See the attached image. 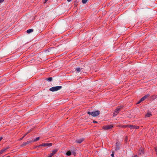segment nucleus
Masks as SVG:
<instances>
[{
    "label": "nucleus",
    "mask_w": 157,
    "mask_h": 157,
    "mask_svg": "<svg viewBox=\"0 0 157 157\" xmlns=\"http://www.w3.org/2000/svg\"><path fill=\"white\" fill-rule=\"evenodd\" d=\"M111 155L112 156V157H114V155L113 154V153H112Z\"/></svg>",
    "instance_id": "nucleus-33"
},
{
    "label": "nucleus",
    "mask_w": 157,
    "mask_h": 157,
    "mask_svg": "<svg viewBox=\"0 0 157 157\" xmlns=\"http://www.w3.org/2000/svg\"><path fill=\"white\" fill-rule=\"evenodd\" d=\"M138 154L139 155H142L144 154L145 152L144 149L142 148H140L138 151Z\"/></svg>",
    "instance_id": "nucleus-4"
},
{
    "label": "nucleus",
    "mask_w": 157,
    "mask_h": 157,
    "mask_svg": "<svg viewBox=\"0 0 157 157\" xmlns=\"http://www.w3.org/2000/svg\"><path fill=\"white\" fill-rule=\"evenodd\" d=\"M73 154H74V155H75V153H74Z\"/></svg>",
    "instance_id": "nucleus-38"
},
{
    "label": "nucleus",
    "mask_w": 157,
    "mask_h": 157,
    "mask_svg": "<svg viewBox=\"0 0 157 157\" xmlns=\"http://www.w3.org/2000/svg\"><path fill=\"white\" fill-rule=\"evenodd\" d=\"M141 102H142V101H140V99L137 102V104H138L140 103Z\"/></svg>",
    "instance_id": "nucleus-28"
},
{
    "label": "nucleus",
    "mask_w": 157,
    "mask_h": 157,
    "mask_svg": "<svg viewBox=\"0 0 157 157\" xmlns=\"http://www.w3.org/2000/svg\"><path fill=\"white\" fill-rule=\"evenodd\" d=\"M27 145L26 142H24L23 143V144L21 145V147H24V146H26Z\"/></svg>",
    "instance_id": "nucleus-20"
},
{
    "label": "nucleus",
    "mask_w": 157,
    "mask_h": 157,
    "mask_svg": "<svg viewBox=\"0 0 157 157\" xmlns=\"http://www.w3.org/2000/svg\"><path fill=\"white\" fill-rule=\"evenodd\" d=\"M57 150H56V149H55V150H53L52 151V155H54L57 152Z\"/></svg>",
    "instance_id": "nucleus-17"
},
{
    "label": "nucleus",
    "mask_w": 157,
    "mask_h": 157,
    "mask_svg": "<svg viewBox=\"0 0 157 157\" xmlns=\"http://www.w3.org/2000/svg\"><path fill=\"white\" fill-rule=\"evenodd\" d=\"M87 113L89 115H91L93 117H96L99 115L100 112L99 110H96L92 112L88 111L87 112Z\"/></svg>",
    "instance_id": "nucleus-1"
},
{
    "label": "nucleus",
    "mask_w": 157,
    "mask_h": 157,
    "mask_svg": "<svg viewBox=\"0 0 157 157\" xmlns=\"http://www.w3.org/2000/svg\"><path fill=\"white\" fill-rule=\"evenodd\" d=\"M46 79V80L47 81H48L49 82H51L52 80V77H51L47 78Z\"/></svg>",
    "instance_id": "nucleus-16"
},
{
    "label": "nucleus",
    "mask_w": 157,
    "mask_h": 157,
    "mask_svg": "<svg viewBox=\"0 0 157 157\" xmlns=\"http://www.w3.org/2000/svg\"><path fill=\"white\" fill-rule=\"evenodd\" d=\"M128 127L130 128L131 129H138L139 128V126L129 124Z\"/></svg>",
    "instance_id": "nucleus-7"
},
{
    "label": "nucleus",
    "mask_w": 157,
    "mask_h": 157,
    "mask_svg": "<svg viewBox=\"0 0 157 157\" xmlns=\"http://www.w3.org/2000/svg\"><path fill=\"white\" fill-rule=\"evenodd\" d=\"M145 100L144 98L143 97H142V98H141L140 99V101H143L144 100Z\"/></svg>",
    "instance_id": "nucleus-26"
},
{
    "label": "nucleus",
    "mask_w": 157,
    "mask_h": 157,
    "mask_svg": "<svg viewBox=\"0 0 157 157\" xmlns=\"http://www.w3.org/2000/svg\"><path fill=\"white\" fill-rule=\"evenodd\" d=\"M33 142V140H32L27 141V142H26V143H27V144H29L30 143H31V142Z\"/></svg>",
    "instance_id": "nucleus-23"
},
{
    "label": "nucleus",
    "mask_w": 157,
    "mask_h": 157,
    "mask_svg": "<svg viewBox=\"0 0 157 157\" xmlns=\"http://www.w3.org/2000/svg\"><path fill=\"white\" fill-rule=\"evenodd\" d=\"M119 127H121L125 128H126V127H129V124L125 125H119Z\"/></svg>",
    "instance_id": "nucleus-15"
},
{
    "label": "nucleus",
    "mask_w": 157,
    "mask_h": 157,
    "mask_svg": "<svg viewBox=\"0 0 157 157\" xmlns=\"http://www.w3.org/2000/svg\"><path fill=\"white\" fill-rule=\"evenodd\" d=\"M33 29H30L28 30L27 31V32L28 33H30L31 32H33Z\"/></svg>",
    "instance_id": "nucleus-14"
},
{
    "label": "nucleus",
    "mask_w": 157,
    "mask_h": 157,
    "mask_svg": "<svg viewBox=\"0 0 157 157\" xmlns=\"http://www.w3.org/2000/svg\"><path fill=\"white\" fill-rule=\"evenodd\" d=\"M120 143L119 142H117L116 143V147H115V150L117 151L120 149Z\"/></svg>",
    "instance_id": "nucleus-6"
},
{
    "label": "nucleus",
    "mask_w": 157,
    "mask_h": 157,
    "mask_svg": "<svg viewBox=\"0 0 157 157\" xmlns=\"http://www.w3.org/2000/svg\"><path fill=\"white\" fill-rule=\"evenodd\" d=\"M78 2L77 0H76L75 1L74 5L75 6H76L77 5V3H78Z\"/></svg>",
    "instance_id": "nucleus-25"
},
{
    "label": "nucleus",
    "mask_w": 157,
    "mask_h": 157,
    "mask_svg": "<svg viewBox=\"0 0 157 157\" xmlns=\"http://www.w3.org/2000/svg\"><path fill=\"white\" fill-rule=\"evenodd\" d=\"M53 155H52V154L51 153L50 155L49 156V157H52Z\"/></svg>",
    "instance_id": "nucleus-30"
},
{
    "label": "nucleus",
    "mask_w": 157,
    "mask_h": 157,
    "mask_svg": "<svg viewBox=\"0 0 157 157\" xmlns=\"http://www.w3.org/2000/svg\"><path fill=\"white\" fill-rule=\"evenodd\" d=\"M28 134V133H26L23 136V137L24 138V137H25V136L27 135V134Z\"/></svg>",
    "instance_id": "nucleus-32"
},
{
    "label": "nucleus",
    "mask_w": 157,
    "mask_h": 157,
    "mask_svg": "<svg viewBox=\"0 0 157 157\" xmlns=\"http://www.w3.org/2000/svg\"><path fill=\"white\" fill-rule=\"evenodd\" d=\"M113 127V125H109L103 126L102 128L104 130H108L111 129Z\"/></svg>",
    "instance_id": "nucleus-5"
},
{
    "label": "nucleus",
    "mask_w": 157,
    "mask_h": 157,
    "mask_svg": "<svg viewBox=\"0 0 157 157\" xmlns=\"http://www.w3.org/2000/svg\"><path fill=\"white\" fill-rule=\"evenodd\" d=\"M44 147H50L52 145V143H43V145Z\"/></svg>",
    "instance_id": "nucleus-10"
},
{
    "label": "nucleus",
    "mask_w": 157,
    "mask_h": 157,
    "mask_svg": "<svg viewBox=\"0 0 157 157\" xmlns=\"http://www.w3.org/2000/svg\"><path fill=\"white\" fill-rule=\"evenodd\" d=\"M150 95L149 94H147V95H145V96H144L143 97L144 98V99H146V98H147L148 97H149V96H150Z\"/></svg>",
    "instance_id": "nucleus-21"
},
{
    "label": "nucleus",
    "mask_w": 157,
    "mask_h": 157,
    "mask_svg": "<svg viewBox=\"0 0 157 157\" xmlns=\"http://www.w3.org/2000/svg\"><path fill=\"white\" fill-rule=\"evenodd\" d=\"M2 137H0V141L2 140Z\"/></svg>",
    "instance_id": "nucleus-36"
},
{
    "label": "nucleus",
    "mask_w": 157,
    "mask_h": 157,
    "mask_svg": "<svg viewBox=\"0 0 157 157\" xmlns=\"http://www.w3.org/2000/svg\"><path fill=\"white\" fill-rule=\"evenodd\" d=\"M24 138V137H22V138H21L20 139V140H22L23 138Z\"/></svg>",
    "instance_id": "nucleus-34"
},
{
    "label": "nucleus",
    "mask_w": 157,
    "mask_h": 157,
    "mask_svg": "<svg viewBox=\"0 0 157 157\" xmlns=\"http://www.w3.org/2000/svg\"><path fill=\"white\" fill-rule=\"evenodd\" d=\"M72 0H67V2H71Z\"/></svg>",
    "instance_id": "nucleus-37"
},
{
    "label": "nucleus",
    "mask_w": 157,
    "mask_h": 157,
    "mask_svg": "<svg viewBox=\"0 0 157 157\" xmlns=\"http://www.w3.org/2000/svg\"><path fill=\"white\" fill-rule=\"evenodd\" d=\"M9 147H7L6 148H3V149H2L0 151V154H2L4 151H6V150L8 149L9 148Z\"/></svg>",
    "instance_id": "nucleus-8"
},
{
    "label": "nucleus",
    "mask_w": 157,
    "mask_h": 157,
    "mask_svg": "<svg viewBox=\"0 0 157 157\" xmlns=\"http://www.w3.org/2000/svg\"><path fill=\"white\" fill-rule=\"evenodd\" d=\"M66 155L68 156H70L71 155V152L70 151H68L66 153Z\"/></svg>",
    "instance_id": "nucleus-18"
},
{
    "label": "nucleus",
    "mask_w": 157,
    "mask_h": 157,
    "mask_svg": "<svg viewBox=\"0 0 157 157\" xmlns=\"http://www.w3.org/2000/svg\"><path fill=\"white\" fill-rule=\"evenodd\" d=\"M43 145V144H40L39 146H37L36 147L39 148L40 147L44 146V145Z\"/></svg>",
    "instance_id": "nucleus-24"
},
{
    "label": "nucleus",
    "mask_w": 157,
    "mask_h": 157,
    "mask_svg": "<svg viewBox=\"0 0 157 157\" xmlns=\"http://www.w3.org/2000/svg\"><path fill=\"white\" fill-rule=\"evenodd\" d=\"M155 150L156 152V154L157 155V147H155Z\"/></svg>",
    "instance_id": "nucleus-27"
},
{
    "label": "nucleus",
    "mask_w": 157,
    "mask_h": 157,
    "mask_svg": "<svg viewBox=\"0 0 157 157\" xmlns=\"http://www.w3.org/2000/svg\"><path fill=\"white\" fill-rule=\"evenodd\" d=\"M40 137H37L35 139H34V140H33V142H36L38 140H39Z\"/></svg>",
    "instance_id": "nucleus-19"
},
{
    "label": "nucleus",
    "mask_w": 157,
    "mask_h": 157,
    "mask_svg": "<svg viewBox=\"0 0 157 157\" xmlns=\"http://www.w3.org/2000/svg\"><path fill=\"white\" fill-rule=\"evenodd\" d=\"M82 68H80L79 67H77L76 69V70L78 73H79L82 71H81L82 70Z\"/></svg>",
    "instance_id": "nucleus-11"
},
{
    "label": "nucleus",
    "mask_w": 157,
    "mask_h": 157,
    "mask_svg": "<svg viewBox=\"0 0 157 157\" xmlns=\"http://www.w3.org/2000/svg\"><path fill=\"white\" fill-rule=\"evenodd\" d=\"M133 157H138L137 155H135Z\"/></svg>",
    "instance_id": "nucleus-35"
},
{
    "label": "nucleus",
    "mask_w": 157,
    "mask_h": 157,
    "mask_svg": "<svg viewBox=\"0 0 157 157\" xmlns=\"http://www.w3.org/2000/svg\"><path fill=\"white\" fill-rule=\"evenodd\" d=\"M156 98H157V96L155 95H153L152 96H151V99L154 100L155 99H156Z\"/></svg>",
    "instance_id": "nucleus-12"
},
{
    "label": "nucleus",
    "mask_w": 157,
    "mask_h": 157,
    "mask_svg": "<svg viewBox=\"0 0 157 157\" xmlns=\"http://www.w3.org/2000/svg\"><path fill=\"white\" fill-rule=\"evenodd\" d=\"M4 0H0V3L3 2Z\"/></svg>",
    "instance_id": "nucleus-31"
},
{
    "label": "nucleus",
    "mask_w": 157,
    "mask_h": 157,
    "mask_svg": "<svg viewBox=\"0 0 157 157\" xmlns=\"http://www.w3.org/2000/svg\"><path fill=\"white\" fill-rule=\"evenodd\" d=\"M151 116V113H147V114L146 115L145 117H149Z\"/></svg>",
    "instance_id": "nucleus-13"
},
{
    "label": "nucleus",
    "mask_w": 157,
    "mask_h": 157,
    "mask_svg": "<svg viewBox=\"0 0 157 157\" xmlns=\"http://www.w3.org/2000/svg\"><path fill=\"white\" fill-rule=\"evenodd\" d=\"M62 88L61 86H56L52 87L49 89V90L52 92L56 91Z\"/></svg>",
    "instance_id": "nucleus-2"
},
{
    "label": "nucleus",
    "mask_w": 157,
    "mask_h": 157,
    "mask_svg": "<svg viewBox=\"0 0 157 157\" xmlns=\"http://www.w3.org/2000/svg\"><path fill=\"white\" fill-rule=\"evenodd\" d=\"M84 140L83 138L77 140H76V143L80 144Z\"/></svg>",
    "instance_id": "nucleus-9"
},
{
    "label": "nucleus",
    "mask_w": 157,
    "mask_h": 157,
    "mask_svg": "<svg viewBox=\"0 0 157 157\" xmlns=\"http://www.w3.org/2000/svg\"><path fill=\"white\" fill-rule=\"evenodd\" d=\"M88 0H82V2L83 4L86 3L87 1Z\"/></svg>",
    "instance_id": "nucleus-22"
},
{
    "label": "nucleus",
    "mask_w": 157,
    "mask_h": 157,
    "mask_svg": "<svg viewBox=\"0 0 157 157\" xmlns=\"http://www.w3.org/2000/svg\"><path fill=\"white\" fill-rule=\"evenodd\" d=\"M122 106H121L119 107H118L114 111L113 113V116H116L118 113H119L120 109L122 108Z\"/></svg>",
    "instance_id": "nucleus-3"
},
{
    "label": "nucleus",
    "mask_w": 157,
    "mask_h": 157,
    "mask_svg": "<svg viewBox=\"0 0 157 157\" xmlns=\"http://www.w3.org/2000/svg\"><path fill=\"white\" fill-rule=\"evenodd\" d=\"M93 122L94 123H98V122L97 121H95V120H93Z\"/></svg>",
    "instance_id": "nucleus-29"
}]
</instances>
